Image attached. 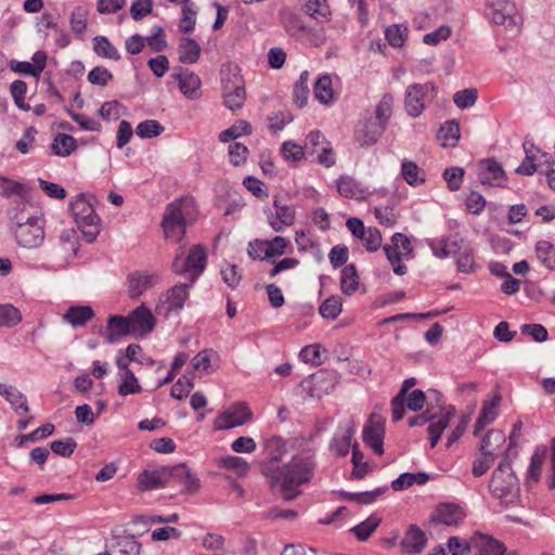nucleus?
<instances>
[{"instance_id": "obj_1", "label": "nucleus", "mask_w": 555, "mask_h": 555, "mask_svg": "<svg viewBox=\"0 0 555 555\" xmlns=\"http://www.w3.org/2000/svg\"><path fill=\"white\" fill-rule=\"evenodd\" d=\"M268 461L261 464V472L266 476L273 493H280L286 502L295 500L301 494L299 486L310 482L314 475V463L308 457L294 456L283 466H274L282 461L286 452L282 438L273 436L264 443Z\"/></svg>"}, {"instance_id": "obj_2", "label": "nucleus", "mask_w": 555, "mask_h": 555, "mask_svg": "<svg viewBox=\"0 0 555 555\" xmlns=\"http://www.w3.org/2000/svg\"><path fill=\"white\" fill-rule=\"evenodd\" d=\"M196 212V204L192 197H182L170 203L162 221L166 238L180 242L185 235L186 223L195 220Z\"/></svg>"}, {"instance_id": "obj_3", "label": "nucleus", "mask_w": 555, "mask_h": 555, "mask_svg": "<svg viewBox=\"0 0 555 555\" xmlns=\"http://www.w3.org/2000/svg\"><path fill=\"white\" fill-rule=\"evenodd\" d=\"M489 488L493 496L505 507L521 505L519 482L512 470L507 452L493 472Z\"/></svg>"}, {"instance_id": "obj_4", "label": "nucleus", "mask_w": 555, "mask_h": 555, "mask_svg": "<svg viewBox=\"0 0 555 555\" xmlns=\"http://www.w3.org/2000/svg\"><path fill=\"white\" fill-rule=\"evenodd\" d=\"M428 244L434 255L438 258L455 256L457 271L462 273L474 272L476 264L473 251L463 238L447 237L438 242L430 241Z\"/></svg>"}, {"instance_id": "obj_5", "label": "nucleus", "mask_w": 555, "mask_h": 555, "mask_svg": "<svg viewBox=\"0 0 555 555\" xmlns=\"http://www.w3.org/2000/svg\"><path fill=\"white\" fill-rule=\"evenodd\" d=\"M69 207L85 240L88 243L94 242L100 233V218L95 214L92 204L85 194H79L69 203Z\"/></svg>"}, {"instance_id": "obj_6", "label": "nucleus", "mask_w": 555, "mask_h": 555, "mask_svg": "<svg viewBox=\"0 0 555 555\" xmlns=\"http://www.w3.org/2000/svg\"><path fill=\"white\" fill-rule=\"evenodd\" d=\"M223 104L231 111L240 109L246 100L245 82L237 67L221 69Z\"/></svg>"}, {"instance_id": "obj_7", "label": "nucleus", "mask_w": 555, "mask_h": 555, "mask_svg": "<svg viewBox=\"0 0 555 555\" xmlns=\"http://www.w3.org/2000/svg\"><path fill=\"white\" fill-rule=\"evenodd\" d=\"M193 284H191V282L179 283L168 289L159 297V300L155 307L156 313L168 318L172 312L180 311L189 297V288Z\"/></svg>"}, {"instance_id": "obj_8", "label": "nucleus", "mask_w": 555, "mask_h": 555, "mask_svg": "<svg viewBox=\"0 0 555 555\" xmlns=\"http://www.w3.org/2000/svg\"><path fill=\"white\" fill-rule=\"evenodd\" d=\"M517 9L511 0H487V16L496 25L513 30L517 27Z\"/></svg>"}, {"instance_id": "obj_9", "label": "nucleus", "mask_w": 555, "mask_h": 555, "mask_svg": "<svg viewBox=\"0 0 555 555\" xmlns=\"http://www.w3.org/2000/svg\"><path fill=\"white\" fill-rule=\"evenodd\" d=\"M363 442L370 447L377 455L384 454L385 418L373 412L362 433Z\"/></svg>"}, {"instance_id": "obj_10", "label": "nucleus", "mask_w": 555, "mask_h": 555, "mask_svg": "<svg viewBox=\"0 0 555 555\" xmlns=\"http://www.w3.org/2000/svg\"><path fill=\"white\" fill-rule=\"evenodd\" d=\"M437 87L434 82L413 83L405 91V109L412 117H417L425 108V96L429 92L436 93Z\"/></svg>"}, {"instance_id": "obj_11", "label": "nucleus", "mask_w": 555, "mask_h": 555, "mask_svg": "<svg viewBox=\"0 0 555 555\" xmlns=\"http://www.w3.org/2000/svg\"><path fill=\"white\" fill-rule=\"evenodd\" d=\"M284 27L288 35L298 40H309L313 46H320L324 41L321 29H313L307 26L296 14H288L284 20Z\"/></svg>"}, {"instance_id": "obj_12", "label": "nucleus", "mask_w": 555, "mask_h": 555, "mask_svg": "<svg viewBox=\"0 0 555 555\" xmlns=\"http://www.w3.org/2000/svg\"><path fill=\"white\" fill-rule=\"evenodd\" d=\"M251 411L245 403H235L218 415L215 429L225 430L242 426L251 418Z\"/></svg>"}, {"instance_id": "obj_13", "label": "nucleus", "mask_w": 555, "mask_h": 555, "mask_svg": "<svg viewBox=\"0 0 555 555\" xmlns=\"http://www.w3.org/2000/svg\"><path fill=\"white\" fill-rule=\"evenodd\" d=\"M44 220H35L25 227L14 230L16 242L25 248H37L44 240Z\"/></svg>"}, {"instance_id": "obj_14", "label": "nucleus", "mask_w": 555, "mask_h": 555, "mask_svg": "<svg viewBox=\"0 0 555 555\" xmlns=\"http://www.w3.org/2000/svg\"><path fill=\"white\" fill-rule=\"evenodd\" d=\"M386 128L370 116L359 121L354 131V140L361 147H369L378 141Z\"/></svg>"}, {"instance_id": "obj_15", "label": "nucleus", "mask_w": 555, "mask_h": 555, "mask_svg": "<svg viewBox=\"0 0 555 555\" xmlns=\"http://www.w3.org/2000/svg\"><path fill=\"white\" fill-rule=\"evenodd\" d=\"M354 430L356 425L352 420L339 423L337 431L330 443V450L338 456H346L349 453Z\"/></svg>"}, {"instance_id": "obj_16", "label": "nucleus", "mask_w": 555, "mask_h": 555, "mask_svg": "<svg viewBox=\"0 0 555 555\" xmlns=\"http://www.w3.org/2000/svg\"><path fill=\"white\" fill-rule=\"evenodd\" d=\"M465 512L459 505L453 503H443L435 508L430 515L429 521L431 524L456 526L465 518Z\"/></svg>"}, {"instance_id": "obj_17", "label": "nucleus", "mask_w": 555, "mask_h": 555, "mask_svg": "<svg viewBox=\"0 0 555 555\" xmlns=\"http://www.w3.org/2000/svg\"><path fill=\"white\" fill-rule=\"evenodd\" d=\"M170 480L169 466H160L154 470H143L138 477V486L142 491L165 488Z\"/></svg>"}, {"instance_id": "obj_18", "label": "nucleus", "mask_w": 555, "mask_h": 555, "mask_svg": "<svg viewBox=\"0 0 555 555\" xmlns=\"http://www.w3.org/2000/svg\"><path fill=\"white\" fill-rule=\"evenodd\" d=\"M275 212L266 210L267 218L271 228L276 231H283L284 227H289L295 220V209L293 206L282 205L278 197L273 201Z\"/></svg>"}, {"instance_id": "obj_19", "label": "nucleus", "mask_w": 555, "mask_h": 555, "mask_svg": "<svg viewBox=\"0 0 555 555\" xmlns=\"http://www.w3.org/2000/svg\"><path fill=\"white\" fill-rule=\"evenodd\" d=\"M173 77L178 80L181 92L188 99L196 100L201 96L202 81L195 73L183 67H177Z\"/></svg>"}, {"instance_id": "obj_20", "label": "nucleus", "mask_w": 555, "mask_h": 555, "mask_svg": "<svg viewBox=\"0 0 555 555\" xmlns=\"http://www.w3.org/2000/svg\"><path fill=\"white\" fill-rule=\"evenodd\" d=\"M310 390L312 396L321 397L333 391L338 384L339 375L336 371H319L310 376Z\"/></svg>"}, {"instance_id": "obj_21", "label": "nucleus", "mask_w": 555, "mask_h": 555, "mask_svg": "<svg viewBox=\"0 0 555 555\" xmlns=\"http://www.w3.org/2000/svg\"><path fill=\"white\" fill-rule=\"evenodd\" d=\"M131 328L141 335L151 333L155 326V318L152 311L144 304L135 308L128 317Z\"/></svg>"}, {"instance_id": "obj_22", "label": "nucleus", "mask_w": 555, "mask_h": 555, "mask_svg": "<svg viewBox=\"0 0 555 555\" xmlns=\"http://www.w3.org/2000/svg\"><path fill=\"white\" fill-rule=\"evenodd\" d=\"M9 216L13 231L18 230L35 220L42 219L37 210L24 202L16 203V205L10 209Z\"/></svg>"}, {"instance_id": "obj_23", "label": "nucleus", "mask_w": 555, "mask_h": 555, "mask_svg": "<svg viewBox=\"0 0 555 555\" xmlns=\"http://www.w3.org/2000/svg\"><path fill=\"white\" fill-rule=\"evenodd\" d=\"M159 281L158 274L134 272L129 276L128 293L132 299L142 296L146 291L156 285Z\"/></svg>"}, {"instance_id": "obj_24", "label": "nucleus", "mask_w": 555, "mask_h": 555, "mask_svg": "<svg viewBox=\"0 0 555 555\" xmlns=\"http://www.w3.org/2000/svg\"><path fill=\"white\" fill-rule=\"evenodd\" d=\"M427 542L425 532L416 525H410L400 546L404 553L418 554L423 551Z\"/></svg>"}, {"instance_id": "obj_25", "label": "nucleus", "mask_w": 555, "mask_h": 555, "mask_svg": "<svg viewBox=\"0 0 555 555\" xmlns=\"http://www.w3.org/2000/svg\"><path fill=\"white\" fill-rule=\"evenodd\" d=\"M478 176L483 185L502 186V181L505 180L503 168L493 159H486L481 163Z\"/></svg>"}, {"instance_id": "obj_26", "label": "nucleus", "mask_w": 555, "mask_h": 555, "mask_svg": "<svg viewBox=\"0 0 555 555\" xmlns=\"http://www.w3.org/2000/svg\"><path fill=\"white\" fill-rule=\"evenodd\" d=\"M133 333L131 322L128 318L121 315H111L106 325V341L115 344L122 337Z\"/></svg>"}, {"instance_id": "obj_27", "label": "nucleus", "mask_w": 555, "mask_h": 555, "mask_svg": "<svg viewBox=\"0 0 555 555\" xmlns=\"http://www.w3.org/2000/svg\"><path fill=\"white\" fill-rule=\"evenodd\" d=\"M206 262L207 256L204 247L202 245H194L185 257L191 284H194L196 279L202 274L206 267Z\"/></svg>"}, {"instance_id": "obj_28", "label": "nucleus", "mask_w": 555, "mask_h": 555, "mask_svg": "<svg viewBox=\"0 0 555 555\" xmlns=\"http://www.w3.org/2000/svg\"><path fill=\"white\" fill-rule=\"evenodd\" d=\"M502 400L500 393H495L489 401H485L475 424L474 436H478L480 431L489 424L494 422L498 416V406Z\"/></svg>"}, {"instance_id": "obj_29", "label": "nucleus", "mask_w": 555, "mask_h": 555, "mask_svg": "<svg viewBox=\"0 0 555 555\" xmlns=\"http://www.w3.org/2000/svg\"><path fill=\"white\" fill-rule=\"evenodd\" d=\"M170 479L175 478L184 485L183 491L186 493H195L201 488L199 479L184 464L169 466Z\"/></svg>"}, {"instance_id": "obj_30", "label": "nucleus", "mask_w": 555, "mask_h": 555, "mask_svg": "<svg viewBox=\"0 0 555 555\" xmlns=\"http://www.w3.org/2000/svg\"><path fill=\"white\" fill-rule=\"evenodd\" d=\"M0 395L5 398L17 415L29 412L26 396L14 386L0 383Z\"/></svg>"}, {"instance_id": "obj_31", "label": "nucleus", "mask_w": 555, "mask_h": 555, "mask_svg": "<svg viewBox=\"0 0 555 555\" xmlns=\"http://www.w3.org/2000/svg\"><path fill=\"white\" fill-rule=\"evenodd\" d=\"M440 412H442L443 408L439 405ZM455 414V408L450 405L446 412L441 413L438 420L434 423H430L427 431L429 434L430 447L435 448L437 442L439 441L443 430L448 427L451 418Z\"/></svg>"}, {"instance_id": "obj_32", "label": "nucleus", "mask_w": 555, "mask_h": 555, "mask_svg": "<svg viewBox=\"0 0 555 555\" xmlns=\"http://www.w3.org/2000/svg\"><path fill=\"white\" fill-rule=\"evenodd\" d=\"M416 379L414 377L408 378L403 382L399 392L391 399V416L393 422H399L403 418L405 410V396L409 390L414 387Z\"/></svg>"}, {"instance_id": "obj_33", "label": "nucleus", "mask_w": 555, "mask_h": 555, "mask_svg": "<svg viewBox=\"0 0 555 555\" xmlns=\"http://www.w3.org/2000/svg\"><path fill=\"white\" fill-rule=\"evenodd\" d=\"M179 62L182 64H194L199 60L201 47L192 38L182 37L178 44Z\"/></svg>"}, {"instance_id": "obj_34", "label": "nucleus", "mask_w": 555, "mask_h": 555, "mask_svg": "<svg viewBox=\"0 0 555 555\" xmlns=\"http://www.w3.org/2000/svg\"><path fill=\"white\" fill-rule=\"evenodd\" d=\"M94 317L93 309L90 306H72L63 315L64 321L74 327L83 326Z\"/></svg>"}, {"instance_id": "obj_35", "label": "nucleus", "mask_w": 555, "mask_h": 555, "mask_svg": "<svg viewBox=\"0 0 555 555\" xmlns=\"http://www.w3.org/2000/svg\"><path fill=\"white\" fill-rule=\"evenodd\" d=\"M197 7L195 3L183 0L182 1V16L179 23V30L183 34H190L194 30L197 16Z\"/></svg>"}, {"instance_id": "obj_36", "label": "nucleus", "mask_w": 555, "mask_h": 555, "mask_svg": "<svg viewBox=\"0 0 555 555\" xmlns=\"http://www.w3.org/2000/svg\"><path fill=\"white\" fill-rule=\"evenodd\" d=\"M428 480L429 476L424 472H420L416 474L403 473L391 482V488L395 491H402L406 488L412 487L413 485H425Z\"/></svg>"}, {"instance_id": "obj_37", "label": "nucleus", "mask_w": 555, "mask_h": 555, "mask_svg": "<svg viewBox=\"0 0 555 555\" xmlns=\"http://www.w3.org/2000/svg\"><path fill=\"white\" fill-rule=\"evenodd\" d=\"M305 12L317 21H328L331 11L326 0H300Z\"/></svg>"}, {"instance_id": "obj_38", "label": "nucleus", "mask_w": 555, "mask_h": 555, "mask_svg": "<svg viewBox=\"0 0 555 555\" xmlns=\"http://www.w3.org/2000/svg\"><path fill=\"white\" fill-rule=\"evenodd\" d=\"M393 96L385 93L375 107L374 119L377 124L387 128L388 121L392 115Z\"/></svg>"}, {"instance_id": "obj_39", "label": "nucleus", "mask_w": 555, "mask_h": 555, "mask_svg": "<svg viewBox=\"0 0 555 555\" xmlns=\"http://www.w3.org/2000/svg\"><path fill=\"white\" fill-rule=\"evenodd\" d=\"M51 147L55 155L66 157L77 149V142L69 134L59 133L55 135Z\"/></svg>"}, {"instance_id": "obj_40", "label": "nucleus", "mask_w": 555, "mask_h": 555, "mask_svg": "<svg viewBox=\"0 0 555 555\" xmlns=\"http://www.w3.org/2000/svg\"><path fill=\"white\" fill-rule=\"evenodd\" d=\"M359 286V278L354 264H346L341 271L340 287L345 295L353 294Z\"/></svg>"}, {"instance_id": "obj_41", "label": "nucleus", "mask_w": 555, "mask_h": 555, "mask_svg": "<svg viewBox=\"0 0 555 555\" xmlns=\"http://www.w3.org/2000/svg\"><path fill=\"white\" fill-rule=\"evenodd\" d=\"M338 193L346 198H362L363 191L359 183L351 177L345 176L337 180Z\"/></svg>"}, {"instance_id": "obj_42", "label": "nucleus", "mask_w": 555, "mask_h": 555, "mask_svg": "<svg viewBox=\"0 0 555 555\" xmlns=\"http://www.w3.org/2000/svg\"><path fill=\"white\" fill-rule=\"evenodd\" d=\"M442 146H454L460 139V126L455 120L446 121L438 131Z\"/></svg>"}, {"instance_id": "obj_43", "label": "nucleus", "mask_w": 555, "mask_h": 555, "mask_svg": "<svg viewBox=\"0 0 555 555\" xmlns=\"http://www.w3.org/2000/svg\"><path fill=\"white\" fill-rule=\"evenodd\" d=\"M505 440V434L502 430H489L480 442L479 451H488L495 455V452L504 444Z\"/></svg>"}, {"instance_id": "obj_44", "label": "nucleus", "mask_w": 555, "mask_h": 555, "mask_svg": "<svg viewBox=\"0 0 555 555\" xmlns=\"http://www.w3.org/2000/svg\"><path fill=\"white\" fill-rule=\"evenodd\" d=\"M120 383L118 385V393L121 397H126L132 393H139L142 391V387L139 384L132 371H126V373H119Z\"/></svg>"}, {"instance_id": "obj_45", "label": "nucleus", "mask_w": 555, "mask_h": 555, "mask_svg": "<svg viewBox=\"0 0 555 555\" xmlns=\"http://www.w3.org/2000/svg\"><path fill=\"white\" fill-rule=\"evenodd\" d=\"M535 254L539 260L550 270L555 271V247L547 241L535 244Z\"/></svg>"}, {"instance_id": "obj_46", "label": "nucleus", "mask_w": 555, "mask_h": 555, "mask_svg": "<svg viewBox=\"0 0 555 555\" xmlns=\"http://www.w3.org/2000/svg\"><path fill=\"white\" fill-rule=\"evenodd\" d=\"M513 553L506 552L503 543L488 537H482L478 544L477 555H512Z\"/></svg>"}, {"instance_id": "obj_47", "label": "nucleus", "mask_w": 555, "mask_h": 555, "mask_svg": "<svg viewBox=\"0 0 555 555\" xmlns=\"http://www.w3.org/2000/svg\"><path fill=\"white\" fill-rule=\"evenodd\" d=\"M251 126L246 120H238L230 128L223 130L219 134V140L223 143L229 142L230 140L237 139L243 134H250Z\"/></svg>"}, {"instance_id": "obj_48", "label": "nucleus", "mask_w": 555, "mask_h": 555, "mask_svg": "<svg viewBox=\"0 0 555 555\" xmlns=\"http://www.w3.org/2000/svg\"><path fill=\"white\" fill-rule=\"evenodd\" d=\"M22 321L21 311L13 305H0V327H12Z\"/></svg>"}, {"instance_id": "obj_49", "label": "nucleus", "mask_w": 555, "mask_h": 555, "mask_svg": "<svg viewBox=\"0 0 555 555\" xmlns=\"http://www.w3.org/2000/svg\"><path fill=\"white\" fill-rule=\"evenodd\" d=\"M94 52L102 57L111 59V60H119L120 55L117 49L109 42V40L104 36H98L94 39Z\"/></svg>"}, {"instance_id": "obj_50", "label": "nucleus", "mask_w": 555, "mask_h": 555, "mask_svg": "<svg viewBox=\"0 0 555 555\" xmlns=\"http://www.w3.org/2000/svg\"><path fill=\"white\" fill-rule=\"evenodd\" d=\"M420 171L421 169L416 163L411 160L402 162L401 175L408 184L416 186L425 182V179L420 177Z\"/></svg>"}, {"instance_id": "obj_51", "label": "nucleus", "mask_w": 555, "mask_h": 555, "mask_svg": "<svg viewBox=\"0 0 555 555\" xmlns=\"http://www.w3.org/2000/svg\"><path fill=\"white\" fill-rule=\"evenodd\" d=\"M313 91L320 103H328L333 98L331 77L327 75L320 77L314 83Z\"/></svg>"}, {"instance_id": "obj_52", "label": "nucleus", "mask_w": 555, "mask_h": 555, "mask_svg": "<svg viewBox=\"0 0 555 555\" xmlns=\"http://www.w3.org/2000/svg\"><path fill=\"white\" fill-rule=\"evenodd\" d=\"M60 249L64 254L75 256L78 251V235L74 229H66L60 236Z\"/></svg>"}, {"instance_id": "obj_53", "label": "nucleus", "mask_w": 555, "mask_h": 555, "mask_svg": "<svg viewBox=\"0 0 555 555\" xmlns=\"http://www.w3.org/2000/svg\"><path fill=\"white\" fill-rule=\"evenodd\" d=\"M308 81L309 73L305 70L300 74L299 79L294 86V99L299 107H302L307 104L309 94Z\"/></svg>"}, {"instance_id": "obj_54", "label": "nucleus", "mask_w": 555, "mask_h": 555, "mask_svg": "<svg viewBox=\"0 0 555 555\" xmlns=\"http://www.w3.org/2000/svg\"><path fill=\"white\" fill-rule=\"evenodd\" d=\"M341 299L338 296H331L321 304L319 312L323 318L334 320L341 312Z\"/></svg>"}, {"instance_id": "obj_55", "label": "nucleus", "mask_w": 555, "mask_h": 555, "mask_svg": "<svg viewBox=\"0 0 555 555\" xmlns=\"http://www.w3.org/2000/svg\"><path fill=\"white\" fill-rule=\"evenodd\" d=\"M495 461V455L491 454V452L479 451L478 456L473 462V475L475 477H480L485 475L488 469L492 466Z\"/></svg>"}, {"instance_id": "obj_56", "label": "nucleus", "mask_w": 555, "mask_h": 555, "mask_svg": "<svg viewBox=\"0 0 555 555\" xmlns=\"http://www.w3.org/2000/svg\"><path fill=\"white\" fill-rule=\"evenodd\" d=\"M165 128L154 119H147L137 126L135 133L142 139H151L159 135Z\"/></svg>"}, {"instance_id": "obj_57", "label": "nucleus", "mask_w": 555, "mask_h": 555, "mask_svg": "<svg viewBox=\"0 0 555 555\" xmlns=\"http://www.w3.org/2000/svg\"><path fill=\"white\" fill-rule=\"evenodd\" d=\"M363 453L358 449V443L352 446V457L353 464L352 477L356 479H362L369 473V463L364 462Z\"/></svg>"}, {"instance_id": "obj_58", "label": "nucleus", "mask_w": 555, "mask_h": 555, "mask_svg": "<svg viewBox=\"0 0 555 555\" xmlns=\"http://www.w3.org/2000/svg\"><path fill=\"white\" fill-rule=\"evenodd\" d=\"M380 524V518L371 516L351 529L360 541H365Z\"/></svg>"}, {"instance_id": "obj_59", "label": "nucleus", "mask_w": 555, "mask_h": 555, "mask_svg": "<svg viewBox=\"0 0 555 555\" xmlns=\"http://www.w3.org/2000/svg\"><path fill=\"white\" fill-rule=\"evenodd\" d=\"M477 96V90L475 88H468L457 91L453 95V102L459 108L465 109L467 107L473 106L476 103Z\"/></svg>"}, {"instance_id": "obj_60", "label": "nucleus", "mask_w": 555, "mask_h": 555, "mask_svg": "<svg viewBox=\"0 0 555 555\" xmlns=\"http://www.w3.org/2000/svg\"><path fill=\"white\" fill-rule=\"evenodd\" d=\"M406 34L408 28L402 25H392L385 31L386 39L395 48H400L404 44Z\"/></svg>"}, {"instance_id": "obj_61", "label": "nucleus", "mask_w": 555, "mask_h": 555, "mask_svg": "<svg viewBox=\"0 0 555 555\" xmlns=\"http://www.w3.org/2000/svg\"><path fill=\"white\" fill-rule=\"evenodd\" d=\"M383 248L388 261L392 266L393 272L398 275L405 274L406 267L401 262L400 251L393 245L389 244H386Z\"/></svg>"}, {"instance_id": "obj_62", "label": "nucleus", "mask_w": 555, "mask_h": 555, "mask_svg": "<svg viewBox=\"0 0 555 555\" xmlns=\"http://www.w3.org/2000/svg\"><path fill=\"white\" fill-rule=\"evenodd\" d=\"M77 447V442L74 438L67 437L62 440H54L51 442V451L60 456H70Z\"/></svg>"}, {"instance_id": "obj_63", "label": "nucleus", "mask_w": 555, "mask_h": 555, "mask_svg": "<svg viewBox=\"0 0 555 555\" xmlns=\"http://www.w3.org/2000/svg\"><path fill=\"white\" fill-rule=\"evenodd\" d=\"M194 388V382L186 376L180 377L171 387V397L177 400H182L189 396Z\"/></svg>"}, {"instance_id": "obj_64", "label": "nucleus", "mask_w": 555, "mask_h": 555, "mask_svg": "<svg viewBox=\"0 0 555 555\" xmlns=\"http://www.w3.org/2000/svg\"><path fill=\"white\" fill-rule=\"evenodd\" d=\"M112 79L113 74L102 66H95L88 74V81L100 87H105Z\"/></svg>"}]
</instances>
